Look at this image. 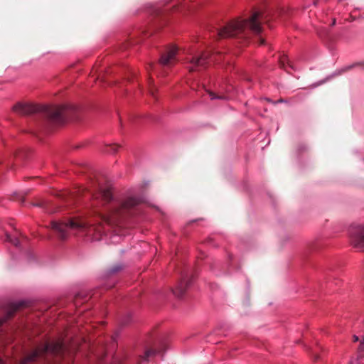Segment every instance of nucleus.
Masks as SVG:
<instances>
[{"instance_id": "nucleus-11", "label": "nucleus", "mask_w": 364, "mask_h": 364, "mask_svg": "<svg viewBox=\"0 0 364 364\" xmlns=\"http://www.w3.org/2000/svg\"><path fill=\"white\" fill-rule=\"evenodd\" d=\"M279 63L280 67L285 70L287 69V67L293 68V66L289 62L288 57L285 55H282L279 57Z\"/></svg>"}, {"instance_id": "nucleus-26", "label": "nucleus", "mask_w": 364, "mask_h": 364, "mask_svg": "<svg viewBox=\"0 0 364 364\" xmlns=\"http://www.w3.org/2000/svg\"><path fill=\"white\" fill-rule=\"evenodd\" d=\"M0 364H4V362L1 360H0Z\"/></svg>"}, {"instance_id": "nucleus-9", "label": "nucleus", "mask_w": 364, "mask_h": 364, "mask_svg": "<svg viewBox=\"0 0 364 364\" xmlns=\"http://www.w3.org/2000/svg\"><path fill=\"white\" fill-rule=\"evenodd\" d=\"M189 284L190 282L187 279L186 277L182 276L177 286L173 289V294L178 298L182 297L188 287Z\"/></svg>"}, {"instance_id": "nucleus-24", "label": "nucleus", "mask_w": 364, "mask_h": 364, "mask_svg": "<svg viewBox=\"0 0 364 364\" xmlns=\"http://www.w3.org/2000/svg\"><path fill=\"white\" fill-rule=\"evenodd\" d=\"M10 317H9V314L7 315V318H4V321H6V319L9 318Z\"/></svg>"}, {"instance_id": "nucleus-5", "label": "nucleus", "mask_w": 364, "mask_h": 364, "mask_svg": "<svg viewBox=\"0 0 364 364\" xmlns=\"http://www.w3.org/2000/svg\"><path fill=\"white\" fill-rule=\"evenodd\" d=\"M68 352V349L63 339L59 338L47 341L38 346L23 360L22 364H31L34 362H50L53 358H55L57 362Z\"/></svg>"}, {"instance_id": "nucleus-27", "label": "nucleus", "mask_w": 364, "mask_h": 364, "mask_svg": "<svg viewBox=\"0 0 364 364\" xmlns=\"http://www.w3.org/2000/svg\"><path fill=\"white\" fill-rule=\"evenodd\" d=\"M3 322H4V321H0V325H1Z\"/></svg>"}, {"instance_id": "nucleus-17", "label": "nucleus", "mask_w": 364, "mask_h": 364, "mask_svg": "<svg viewBox=\"0 0 364 364\" xmlns=\"http://www.w3.org/2000/svg\"><path fill=\"white\" fill-rule=\"evenodd\" d=\"M155 87L154 85H150V87H149V92L150 94L152 95V96H154V94H155Z\"/></svg>"}, {"instance_id": "nucleus-23", "label": "nucleus", "mask_w": 364, "mask_h": 364, "mask_svg": "<svg viewBox=\"0 0 364 364\" xmlns=\"http://www.w3.org/2000/svg\"><path fill=\"white\" fill-rule=\"evenodd\" d=\"M335 23H336V20H335V19H333V23H332V25H334V24H335Z\"/></svg>"}, {"instance_id": "nucleus-2", "label": "nucleus", "mask_w": 364, "mask_h": 364, "mask_svg": "<svg viewBox=\"0 0 364 364\" xmlns=\"http://www.w3.org/2000/svg\"><path fill=\"white\" fill-rule=\"evenodd\" d=\"M13 110L21 115L39 112L46 117L47 123L60 125L73 118L76 108L71 105H36L19 102L14 106Z\"/></svg>"}, {"instance_id": "nucleus-4", "label": "nucleus", "mask_w": 364, "mask_h": 364, "mask_svg": "<svg viewBox=\"0 0 364 364\" xmlns=\"http://www.w3.org/2000/svg\"><path fill=\"white\" fill-rule=\"evenodd\" d=\"M262 19V14L255 11L248 19L230 21L223 28L217 30V34L220 38L239 37L245 38H248L250 32L259 35L262 31L261 26Z\"/></svg>"}, {"instance_id": "nucleus-7", "label": "nucleus", "mask_w": 364, "mask_h": 364, "mask_svg": "<svg viewBox=\"0 0 364 364\" xmlns=\"http://www.w3.org/2000/svg\"><path fill=\"white\" fill-rule=\"evenodd\" d=\"M349 235L353 247L364 251V227L361 225H352L349 228Z\"/></svg>"}, {"instance_id": "nucleus-12", "label": "nucleus", "mask_w": 364, "mask_h": 364, "mask_svg": "<svg viewBox=\"0 0 364 364\" xmlns=\"http://www.w3.org/2000/svg\"><path fill=\"white\" fill-rule=\"evenodd\" d=\"M23 302L13 303L10 305L9 309V317L13 316L16 311H18L21 306H23Z\"/></svg>"}, {"instance_id": "nucleus-19", "label": "nucleus", "mask_w": 364, "mask_h": 364, "mask_svg": "<svg viewBox=\"0 0 364 364\" xmlns=\"http://www.w3.org/2000/svg\"><path fill=\"white\" fill-rule=\"evenodd\" d=\"M259 42L260 45H263L264 43V40L262 38L259 37Z\"/></svg>"}, {"instance_id": "nucleus-6", "label": "nucleus", "mask_w": 364, "mask_h": 364, "mask_svg": "<svg viewBox=\"0 0 364 364\" xmlns=\"http://www.w3.org/2000/svg\"><path fill=\"white\" fill-rule=\"evenodd\" d=\"M189 58H186L189 65L187 67L190 72L197 70L200 68H205L210 61L215 59L216 55H210L208 52H204L199 55H194L193 51H188Z\"/></svg>"}, {"instance_id": "nucleus-16", "label": "nucleus", "mask_w": 364, "mask_h": 364, "mask_svg": "<svg viewBox=\"0 0 364 364\" xmlns=\"http://www.w3.org/2000/svg\"><path fill=\"white\" fill-rule=\"evenodd\" d=\"M208 94H209V96H210L211 100L225 99V97L223 95H216L215 93H214V92H213L211 91H208Z\"/></svg>"}, {"instance_id": "nucleus-21", "label": "nucleus", "mask_w": 364, "mask_h": 364, "mask_svg": "<svg viewBox=\"0 0 364 364\" xmlns=\"http://www.w3.org/2000/svg\"><path fill=\"white\" fill-rule=\"evenodd\" d=\"M284 102V100L283 99H279V100H278V102Z\"/></svg>"}, {"instance_id": "nucleus-13", "label": "nucleus", "mask_w": 364, "mask_h": 364, "mask_svg": "<svg viewBox=\"0 0 364 364\" xmlns=\"http://www.w3.org/2000/svg\"><path fill=\"white\" fill-rule=\"evenodd\" d=\"M119 147V145L115 144L106 145L104 151L109 154H114L118 150Z\"/></svg>"}, {"instance_id": "nucleus-3", "label": "nucleus", "mask_w": 364, "mask_h": 364, "mask_svg": "<svg viewBox=\"0 0 364 364\" xmlns=\"http://www.w3.org/2000/svg\"><path fill=\"white\" fill-rule=\"evenodd\" d=\"M51 229L62 240L66 239L72 234L77 232H86L92 234L96 232L98 235L104 233V230L100 223L98 225L92 224L81 217H70L60 220H52L50 222Z\"/></svg>"}, {"instance_id": "nucleus-14", "label": "nucleus", "mask_w": 364, "mask_h": 364, "mask_svg": "<svg viewBox=\"0 0 364 364\" xmlns=\"http://www.w3.org/2000/svg\"><path fill=\"white\" fill-rule=\"evenodd\" d=\"M6 240L13 244L15 246H18L19 245V240L16 237H12L8 234L6 235Z\"/></svg>"}, {"instance_id": "nucleus-22", "label": "nucleus", "mask_w": 364, "mask_h": 364, "mask_svg": "<svg viewBox=\"0 0 364 364\" xmlns=\"http://www.w3.org/2000/svg\"><path fill=\"white\" fill-rule=\"evenodd\" d=\"M62 197H63V198H65V193H63L61 195H60Z\"/></svg>"}, {"instance_id": "nucleus-20", "label": "nucleus", "mask_w": 364, "mask_h": 364, "mask_svg": "<svg viewBox=\"0 0 364 364\" xmlns=\"http://www.w3.org/2000/svg\"><path fill=\"white\" fill-rule=\"evenodd\" d=\"M349 364H360L358 361L350 362Z\"/></svg>"}, {"instance_id": "nucleus-18", "label": "nucleus", "mask_w": 364, "mask_h": 364, "mask_svg": "<svg viewBox=\"0 0 364 364\" xmlns=\"http://www.w3.org/2000/svg\"><path fill=\"white\" fill-rule=\"evenodd\" d=\"M353 342H357V341H359V338H358V336H357L354 335V336H353Z\"/></svg>"}, {"instance_id": "nucleus-15", "label": "nucleus", "mask_w": 364, "mask_h": 364, "mask_svg": "<svg viewBox=\"0 0 364 364\" xmlns=\"http://www.w3.org/2000/svg\"><path fill=\"white\" fill-rule=\"evenodd\" d=\"M358 352L361 356H364V336H363L362 340L360 341Z\"/></svg>"}, {"instance_id": "nucleus-10", "label": "nucleus", "mask_w": 364, "mask_h": 364, "mask_svg": "<svg viewBox=\"0 0 364 364\" xmlns=\"http://www.w3.org/2000/svg\"><path fill=\"white\" fill-rule=\"evenodd\" d=\"M156 353L157 351L152 348L146 349L144 353L139 356V364H145L150 358H154Z\"/></svg>"}, {"instance_id": "nucleus-8", "label": "nucleus", "mask_w": 364, "mask_h": 364, "mask_svg": "<svg viewBox=\"0 0 364 364\" xmlns=\"http://www.w3.org/2000/svg\"><path fill=\"white\" fill-rule=\"evenodd\" d=\"M178 53V48L176 46H171L168 48L166 52L164 53L160 59V64L164 66H170L174 64L176 60V55Z\"/></svg>"}, {"instance_id": "nucleus-1", "label": "nucleus", "mask_w": 364, "mask_h": 364, "mask_svg": "<svg viewBox=\"0 0 364 364\" xmlns=\"http://www.w3.org/2000/svg\"><path fill=\"white\" fill-rule=\"evenodd\" d=\"M95 199L107 205L106 212L100 215V219L109 225H120L128 218L138 214V205L141 203L137 197L116 198L113 197L109 186L101 187L95 194Z\"/></svg>"}, {"instance_id": "nucleus-25", "label": "nucleus", "mask_w": 364, "mask_h": 364, "mask_svg": "<svg viewBox=\"0 0 364 364\" xmlns=\"http://www.w3.org/2000/svg\"><path fill=\"white\" fill-rule=\"evenodd\" d=\"M119 269H120V268L115 269H114V272H117V271H118Z\"/></svg>"}]
</instances>
